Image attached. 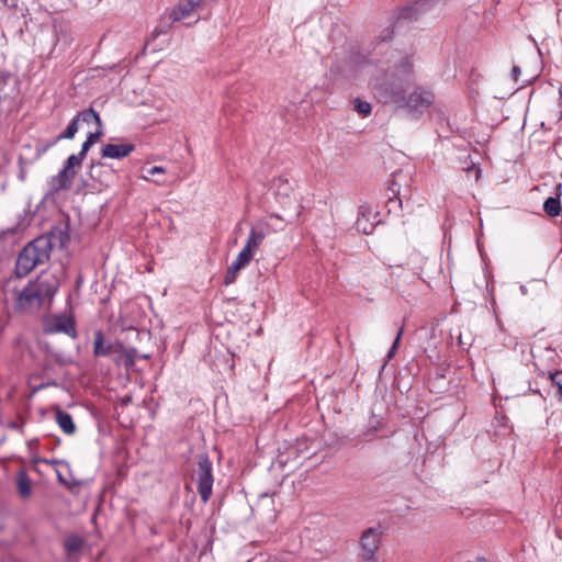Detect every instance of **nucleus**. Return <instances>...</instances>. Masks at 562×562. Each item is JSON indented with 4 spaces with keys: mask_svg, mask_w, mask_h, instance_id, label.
<instances>
[{
    "mask_svg": "<svg viewBox=\"0 0 562 562\" xmlns=\"http://www.w3.org/2000/svg\"><path fill=\"white\" fill-rule=\"evenodd\" d=\"M414 63L405 56L390 72H385L373 87L375 98L384 103L404 104L407 90L414 85Z\"/></svg>",
    "mask_w": 562,
    "mask_h": 562,
    "instance_id": "obj_1",
    "label": "nucleus"
},
{
    "mask_svg": "<svg viewBox=\"0 0 562 562\" xmlns=\"http://www.w3.org/2000/svg\"><path fill=\"white\" fill-rule=\"evenodd\" d=\"M57 291V281L50 277L41 274L34 281L21 290L15 299V310L20 312H33L50 302Z\"/></svg>",
    "mask_w": 562,
    "mask_h": 562,
    "instance_id": "obj_2",
    "label": "nucleus"
},
{
    "mask_svg": "<svg viewBox=\"0 0 562 562\" xmlns=\"http://www.w3.org/2000/svg\"><path fill=\"white\" fill-rule=\"evenodd\" d=\"M52 245L46 236H40L30 241L19 254L15 263V273L22 278L34 268L49 261Z\"/></svg>",
    "mask_w": 562,
    "mask_h": 562,
    "instance_id": "obj_3",
    "label": "nucleus"
},
{
    "mask_svg": "<svg viewBox=\"0 0 562 562\" xmlns=\"http://www.w3.org/2000/svg\"><path fill=\"white\" fill-rule=\"evenodd\" d=\"M192 477L198 483L202 502L206 503L212 495L213 486L212 462L207 454L198 456V468L193 470Z\"/></svg>",
    "mask_w": 562,
    "mask_h": 562,
    "instance_id": "obj_4",
    "label": "nucleus"
},
{
    "mask_svg": "<svg viewBox=\"0 0 562 562\" xmlns=\"http://www.w3.org/2000/svg\"><path fill=\"white\" fill-rule=\"evenodd\" d=\"M45 334L64 333L71 338L77 337L76 323L72 317L66 315H56L46 322Z\"/></svg>",
    "mask_w": 562,
    "mask_h": 562,
    "instance_id": "obj_5",
    "label": "nucleus"
},
{
    "mask_svg": "<svg viewBox=\"0 0 562 562\" xmlns=\"http://www.w3.org/2000/svg\"><path fill=\"white\" fill-rule=\"evenodd\" d=\"M435 100L432 92L417 87L408 97L405 95L404 104L401 106L408 108L409 111H420L429 108Z\"/></svg>",
    "mask_w": 562,
    "mask_h": 562,
    "instance_id": "obj_6",
    "label": "nucleus"
},
{
    "mask_svg": "<svg viewBox=\"0 0 562 562\" xmlns=\"http://www.w3.org/2000/svg\"><path fill=\"white\" fill-rule=\"evenodd\" d=\"M381 533L373 528L363 531L360 539L361 557L367 560H373L376 550L379 549Z\"/></svg>",
    "mask_w": 562,
    "mask_h": 562,
    "instance_id": "obj_7",
    "label": "nucleus"
},
{
    "mask_svg": "<svg viewBox=\"0 0 562 562\" xmlns=\"http://www.w3.org/2000/svg\"><path fill=\"white\" fill-rule=\"evenodd\" d=\"M122 344L116 341H106L102 330H97L93 338V355L95 357H109L113 353H119Z\"/></svg>",
    "mask_w": 562,
    "mask_h": 562,
    "instance_id": "obj_8",
    "label": "nucleus"
},
{
    "mask_svg": "<svg viewBox=\"0 0 562 562\" xmlns=\"http://www.w3.org/2000/svg\"><path fill=\"white\" fill-rule=\"evenodd\" d=\"M435 3V0H418L398 10L396 20H416L424 11Z\"/></svg>",
    "mask_w": 562,
    "mask_h": 562,
    "instance_id": "obj_9",
    "label": "nucleus"
},
{
    "mask_svg": "<svg viewBox=\"0 0 562 562\" xmlns=\"http://www.w3.org/2000/svg\"><path fill=\"white\" fill-rule=\"evenodd\" d=\"M77 175V170H69L67 167L64 168L50 180V189L54 192L61 190H69Z\"/></svg>",
    "mask_w": 562,
    "mask_h": 562,
    "instance_id": "obj_10",
    "label": "nucleus"
},
{
    "mask_svg": "<svg viewBox=\"0 0 562 562\" xmlns=\"http://www.w3.org/2000/svg\"><path fill=\"white\" fill-rule=\"evenodd\" d=\"M134 149L133 144H106L102 147L101 154L104 158L120 159L128 156Z\"/></svg>",
    "mask_w": 562,
    "mask_h": 562,
    "instance_id": "obj_11",
    "label": "nucleus"
},
{
    "mask_svg": "<svg viewBox=\"0 0 562 562\" xmlns=\"http://www.w3.org/2000/svg\"><path fill=\"white\" fill-rule=\"evenodd\" d=\"M196 5H199L198 0H182L172 9L169 19L172 22H178L189 18Z\"/></svg>",
    "mask_w": 562,
    "mask_h": 562,
    "instance_id": "obj_12",
    "label": "nucleus"
},
{
    "mask_svg": "<svg viewBox=\"0 0 562 562\" xmlns=\"http://www.w3.org/2000/svg\"><path fill=\"white\" fill-rule=\"evenodd\" d=\"M79 130V122L76 117L71 120L67 128L56 136L53 140L46 142L42 145L41 151H46L61 139H72Z\"/></svg>",
    "mask_w": 562,
    "mask_h": 562,
    "instance_id": "obj_13",
    "label": "nucleus"
},
{
    "mask_svg": "<svg viewBox=\"0 0 562 562\" xmlns=\"http://www.w3.org/2000/svg\"><path fill=\"white\" fill-rule=\"evenodd\" d=\"M46 238L49 239L52 248L58 246L59 248H65L69 241V234L66 228L56 227L54 228L49 235H45Z\"/></svg>",
    "mask_w": 562,
    "mask_h": 562,
    "instance_id": "obj_14",
    "label": "nucleus"
},
{
    "mask_svg": "<svg viewBox=\"0 0 562 562\" xmlns=\"http://www.w3.org/2000/svg\"><path fill=\"white\" fill-rule=\"evenodd\" d=\"M56 422L65 434L72 435L76 431V425L71 415L59 407L56 408Z\"/></svg>",
    "mask_w": 562,
    "mask_h": 562,
    "instance_id": "obj_15",
    "label": "nucleus"
},
{
    "mask_svg": "<svg viewBox=\"0 0 562 562\" xmlns=\"http://www.w3.org/2000/svg\"><path fill=\"white\" fill-rule=\"evenodd\" d=\"M83 539L78 535H69L64 541L66 554L70 558L83 547Z\"/></svg>",
    "mask_w": 562,
    "mask_h": 562,
    "instance_id": "obj_16",
    "label": "nucleus"
},
{
    "mask_svg": "<svg viewBox=\"0 0 562 562\" xmlns=\"http://www.w3.org/2000/svg\"><path fill=\"white\" fill-rule=\"evenodd\" d=\"M18 491L22 498L30 497L32 493L31 480L24 471L20 472L18 475Z\"/></svg>",
    "mask_w": 562,
    "mask_h": 562,
    "instance_id": "obj_17",
    "label": "nucleus"
},
{
    "mask_svg": "<svg viewBox=\"0 0 562 562\" xmlns=\"http://www.w3.org/2000/svg\"><path fill=\"white\" fill-rule=\"evenodd\" d=\"M543 210L549 216H558L561 212L560 194L548 198L543 203Z\"/></svg>",
    "mask_w": 562,
    "mask_h": 562,
    "instance_id": "obj_18",
    "label": "nucleus"
},
{
    "mask_svg": "<svg viewBox=\"0 0 562 562\" xmlns=\"http://www.w3.org/2000/svg\"><path fill=\"white\" fill-rule=\"evenodd\" d=\"M266 235L262 231H257L252 228L250 231L249 237L246 243V247L249 248L252 252H255L259 246L262 244Z\"/></svg>",
    "mask_w": 562,
    "mask_h": 562,
    "instance_id": "obj_19",
    "label": "nucleus"
},
{
    "mask_svg": "<svg viewBox=\"0 0 562 562\" xmlns=\"http://www.w3.org/2000/svg\"><path fill=\"white\" fill-rule=\"evenodd\" d=\"M75 117L78 120V122L82 121L90 123L94 121L99 127L102 126V121L99 113L95 112L92 108L79 112Z\"/></svg>",
    "mask_w": 562,
    "mask_h": 562,
    "instance_id": "obj_20",
    "label": "nucleus"
},
{
    "mask_svg": "<svg viewBox=\"0 0 562 562\" xmlns=\"http://www.w3.org/2000/svg\"><path fill=\"white\" fill-rule=\"evenodd\" d=\"M119 353H122L124 357V366L126 369H130L134 367L135 359L138 357V352L135 348H126L122 344V348L120 349Z\"/></svg>",
    "mask_w": 562,
    "mask_h": 562,
    "instance_id": "obj_21",
    "label": "nucleus"
},
{
    "mask_svg": "<svg viewBox=\"0 0 562 562\" xmlns=\"http://www.w3.org/2000/svg\"><path fill=\"white\" fill-rule=\"evenodd\" d=\"M244 267H246L243 262H240L239 260H235L227 269V272L225 274V278H224V283L226 285L228 284H232L235 279H236V276L237 273L240 271V269H243Z\"/></svg>",
    "mask_w": 562,
    "mask_h": 562,
    "instance_id": "obj_22",
    "label": "nucleus"
},
{
    "mask_svg": "<svg viewBox=\"0 0 562 562\" xmlns=\"http://www.w3.org/2000/svg\"><path fill=\"white\" fill-rule=\"evenodd\" d=\"M355 110L362 116H367L371 113L372 106L369 102L363 101L359 98L355 99Z\"/></svg>",
    "mask_w": 562,
    "mask_h": 562,
    "instance_id": "obj_23",
    "label": "nucleus"
},
{
    "mask_svg": "<svg viewBox=\"0 0 562 562\" xmlns=\"http://www.w3.org/2000/svg\"><path fill=\"white\" fill-rule=\"evenodd\" d=\"M83 159L85 158L79 154L70 155L65 162V167H67L69 170H76L81 166Z\"/></svg>",
    "mask_w": 562,
    "mask_h": 562,
    "instance_id": "obj_24",
    "label": "nucleus"
},
{
    "mask_svg": "<svg viewBox=\"0 0 562 562\" xmlns=\"http://www.w3.org/2000/svg\"><path fill=\"white\" fill-rule=\"evenodd\" d=\"M252 255L254 252L245 246L238 254L236 259L243 262L245 266H247L250 262Z\"/></svg>",
    "mask_w": 562,
    "mask_h": 562,
    "instance_id": "obj_25",
    "label": "nucleus"
},
{
    "mask_svg": "<svg viewBox=\"0 0 562 562\" xmlns=\"http://www.w3.org/2000/svg\"><path fill=\"white\" fill-rule=\"evenodd\" d=\"M561 375V371H554L550 372V379L552 383L557 386V395L559 398L562 397V382L559 380V376Z\"/></svg>",
    "mask_w": 562,
    "mask_h": 562,
    "instance_id": "obj_26",
    "label": "nucleus"
},
{
    "mask_svg": "<svg viewBox=\"0 0 562 562\" xmlns=\"http://www.w3.org/2000/svg\"><path fill=\"white\" fill-rule=\"evenodd\" d=\"M396 176H397V172L393 173V178H395ZM386 191L390 192L389 195L396 198L400 194V184L396 183V181L394 179H391L389 181V186L386 188Z\"/></svg>",
    "mask_w": 562,
    "mask_h": 562,
    "instance_id": "obj_27",
    "label": "nucleus"
},
{
    "mask_svg": "<svg viewBox=\"0 0 562 562\" xmlns=\"http://www.w3.org/2000/svg\"><path fill=\"white\" fill-rule=\"evenodd\" d=\"M274 494L276 493H272L271 495H269V494L265 493V494L260 495V499H259L257 506L260 508V507L269 506L270 504L273 505L272 496Z\"/></svg>",
    "mask_w": 562,
    "mask_h": 562,
    "instance_id": "obj_28",
    "label": "nucleus"
},
{
    "mask_svg": "<svg viewBox=\"0 0 562 562\" xmlns=\"http://www.w3.org/2000/svg\"><path fill=\"white\" fill-rule=\"evenodd\" d=\"M403 331H404V328H403V326H402V327L400 328V330H398L397 335H396V338H395V340H394V342H393V345H392L391 349L389 350V353H387V357H389V358H392V357L395 355V352H396V350H397L398 342H400L401 337H402V335H403Z\"/></svg>",
    "mask_w": 562,
    "mask_h": 562,
    "instance_id": "obj_29",
    "label": "nucleus"
},
{
    "mask_svg": "<svg viewBox=\"0 0 562 562\" xmlns=\"http://www.w3.org/2000/svg\"><path fill=\"white\" fill-rule=\"evenodd\" d=\"M103 136V131H102V126L97 128L95 132L93 133H89L88 136H87V139L89 140L90 144H94L97 143L101 137Z\"/></svg>",
    "mask_w": 562,
    "mask_h": 562,
    "instance_id": "obj_30",
    "label": "nucleus"
},
{
    "mask_svg": "<svg viewBox=\"0 0 562 562\" xmlns=\"http://www.w3.org/2000/svg\"><path fill=\"white\" fill-rule=\"evenodd\" d=\"M402 200L398 196H391L389 195V200L386 202V206L389 207V212H391L395 207H401Z\"/></svg>",
    "mask_w": 562,
    "mask_h": 562,
    "instance_id": "obj_31",
    "label": "nucleus"
},
{
    "mask_svg": "<svg viewBox=\"0 0 562 562\" xmlns=\"http://www.w3.org/2000/svg\"><path fill=\"white\" fill-rule=\"evenodd\" d=\"M103 167L104 165L102 162H92L89 168V173L91 178H95Z\"/></svg>",
    "mask_w": 562,
    "mask_h": 562,
    "instance_id": "obj_32",
    "label": "nucleus"
},
{
    "mask_svg": "<svg viewBox=\"0 0 562 562\" xmlns=\"http://www.w3.org/2000/svg\"><path fill=\"white\" fill-rule=\"evenodd\" d=\"M394 29L393 26H389L383 30V32L380 35L381 41H389L393 37Z\"/></svg>",
    "mask_w": 562,
    "mask_h": 562,
    "instance_id": "obj_33",
    "label": "nucleus"
},
{
    "mask_svg": "<svg viewBox=\"0 0 562 562\" xmlns=\"http://www.w3.org/2000/svg\"><path fill=\"white\" fill-rule=\"evenodd\" d=\"M91 146H92V144H90L89 140L86 139L81 146V150L78 154L81 155L83 158H86L87 153L89 151Z\"/></svg>",
    "mask_w": 562,
    "mask_h": 562,
    "instance_id": "obj_34",
    "label": "nucleus"
},
{
    "mask_svg": "<svg viewBox=\"0 0 562 562\" xmlns=\"http://www.w3.org/2000/svg\"><path fill=\"white\" fill-rule=\"evenodd\" d=\"M170 25L169 24H165V25H159L157 26L154 32H153V37H157L160 33H166L167 32V29L169 27Z\"/></svg>",
    "mask_w": 562,
    "mask_h": 562,
    "instance_id": "obj_35",
    "label": "nucleus"
},
{
    "mask_svg": "<svg viewBox=\"0 0 562 562\" xmlns=\"http://www.w3.org/2000/svg\"><path fill=\"white\" fill-rule=\"evenodd\" d=\"M161 173H165V169L162 167L155 166V167L148 169L149 176H156V175H161Z\"/></svg>",
    "mask_w": 562,
    "mask_h": 562,
    "instance_id": "obj_36",
    "label": "nucleus"
},
{
    "mask_svg": "<svg viewBox=\"0 0 562 562\" xmlns=\"http://www.w3.org/2000/svg\"><path fill=\"white\" fill-rule=\"evenodd\" d=\"M520 75V68L518 66H514L512 69V77L515 81L518 80V76Z\"/></svg>",
    "mask_w": 562,
    "mask_h": 562,
    "instance_id": "obj_37",
    "label": "nucleus"
},
{
    "mask_svg": "<svg viewBox=\"0 0 562 562\" xmlns=\"http://www.w3.org/2000/svg\"><path fill=\"white\" fill-rule=\"evenodd\" d=\"M288 462V459H284L283 458V454H280L277 459V463L279 464L280 468H283Z\"/></svg>",
    "mask_w": 562,
    "mask_h": 562,
    "instance_id": "obj_38",
    "label": "nucleus"
},
{
    "mask_svg": "<svg viewBox=\"0 0 562 562\" xmlns=\"http://www.w3.org/2000/svg\"><path fill=\"white\" fill-rule=\"evenodd\" d=\"M59 481L65 484L66 486H69L68 482L59 474L58 475Z\"/></svg>",
    "mask_w": 562,
    "mask_h": 562,
    "instance_id": "obj_39",
    "label": "nucleus"
},
{
    "mask_svg": "<svg viewBox=\"0 0 562 562\" xmlns=\"http://www.w3.org/2000/svg\"><path fill=\"white\" fill-rule=\"evenodd\" d=\"M0 2L5 5H13V3H9V0H0Z\"/></svg>",
    "mask_w": 562,
    "mask_h": 562,
    "instance_id": "obj_40",
    "label": "nucleus"
},
{
    "mask_svg": "<svg viewBox=\"0 0 562 562\" xmlns=\"http://www.w3.org/2000/svg\"><path fill=\"white\" fill-rule=\"evenodd\" d=\"M131 331H132L133 334H135L136 336H138V335H139L138 330H136V329H131Z\"/></svg>",
    "mask_w": 562,
    "mask_h": 562,
    "instance_id": "obj_41",
    "label": "nucleus"
},
{
    "mask_svg": "<svg viewBox=\"0 0 562 562\" xmlns=\"http://www.w3.org/2000/svg\"><path fill=\"white\" fill-rule=\"evenodd\" d=\"M155 182H156L157 184H164V183H165L164 181H159V180H155Z\"/></svg>",
    "mask_w": 562,
    "mask_h": 562,
    "instance_id": "obj_42",
    "label": "nucleus"
},
{
    "mask_svg": "<svg viewBox=\"0 0 562 562\" xmlns=\"http://www.w3.org/2000/svg\"><path fill=\"white\" fill-rule=\"evenodd\" d=\"M559 94L562 98V87L559 88Z\"/></svg>",
    "mask_w": 562,
    "mask_h": 562,
    "instance_id": "obj_43",
    "label": "nucleus"
},
{
    "mask_svg": "<svg viewBox=\"0 0 562 562\" xmlns=\"http://www.w3.org/2000/svg\"><path fill=\"white\" fill-rule=\"evenodd\" d=\"M561 189H562V184H558V186H557V190H559V191H560Z\"/></svg>",
    "mask_w": 562,
    "mask_h": 562,
    "instance_id": "obj_44",
    "label": "nucleus"
},
{
    "mask_svg": "<svg viewBox=\"0 0 562 562\" xmlns=\"http://www.w3.org/2000/svg\"><path fill=\"white\" fill-rule=\"evenodd\" d=\"M419 270H420V273H424V272H425L424 267H419Z\"/></svg>",
    "mask_w": 562,
    "mask_h": 562,
    "instance_id": "obj_45",
    "label": "nucleus"
},
{
    "mask_svg": "<svg viewBox=\"0 0 562 562\" xmlns=\"http://www.w3.org/2000/svg\"><path fill=\"white\" fill-rule=\"evenodd\" d=\"M142 357L147 359V358H149V355H143Z\"/></svg>",
    "mask_w": 562,
    "mask_h": 562,
    "instance_id": "obj_46",
    "label": "nucleus"
},
{
    "mask_svg": "<svg viewBox=\"0 0 562 562\" xmlns=\"http://www.w3.org/2000/svg\"><path fill=\"white\" fill-rule=\"evenodd\" d=\"M8 93H9V97H8V98L14 99V95H11V93H10V92H8Z\"/></svg>",
    "mask_w": 562,
    "mask_h": 562,
    "instance_id": "obj_47",
    "label": "nucleus"
}]
</instances>
